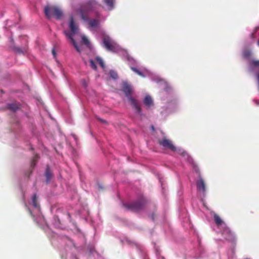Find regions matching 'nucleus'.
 Instances as JSON below:
<instances>
[{
    "label": "nucleus",
    "instance_id": "9b49d317",
    "mask_svg": "<svg viewBox=\"0 0 259 259\" xmlns=\"http://www.w3.org/2000/svg\"><path fill=\"white\" fill-rule=\"evenodd\" d=\"M222 235L224 238L227 240H231L233 237V233L231 230L228 228L225 227L222 231Z\"/></svg>",
    "mask_w": 259,
    "mask_h": 259
},
{
    "label": "nucleus",
    "instance_id": "ddd939ff",
    "mask_svg": "<svg viewBox=\"0 0 259 259\" xmlns=\"http://www.w3.org/2000/svg\"><path fill=\"white\" fill-rule=\"evenodd\" d=\"M7 108L12 111L16 112L20 108V107L18 103L14 102L12 103L8 104L7 105Z\"/></svg>",
    "mask_w": 259,
    "mask_h": 259
},
{
    "label": "nucleus",
    "instance_id": "dca6fc26",
    "mask_svg": "<svg viewBox=\"0 0 259 259\" xmlns=\"http://www.w3.org/2000/svg\"><path fill=\"white\" fill-rule=\"evenodd\" d=\"M52 172L51 171V170H50L49 167L48 166L47 168H46V173H45V176H46V181H47V183H48L49 182V181H50L52 177Z\"/></svg>",
    "mask_w": 259,
    "mask_h": 259
},
{
    "label": "nucleus",
    "instance_id": "f03ea898",
    "mask_svg": "<svg viewBox=\"0 0 259 259\" xmlns=\"http://www.w3.org/2000/svg\"><path fill=\"white\" fill-rule=\"evenodd\" d=\"M121 90L127 98L128 102L136 110V112L139 115L142 114V109L139 101L131 96L132 89L130 84L126 82H123L121 85Z\"/></svg>",
    "mask_w": 259,
    "mask_h": 259
},
{
    "label": "nucleus",
    "instance_id": "1a4fd4ad",
    "mask_svg": "<svg viewBox=\"0 0 259 259\" xmlns=\"http://www.w3.org/2000/svg\"><path fill=\"white\" fill-rule=\"evenodd\" d=\"M82 20H83L88 24L89 27L94 28L100 25V21L97 19H90L82 13Z\"/></svg>",
    "mask_w": 259,
    "mask_h": 259
},
{
    "label": "nucleus",
    "instance_id": "c85d7f7f",
    "mask_svg": "<svg viewBox=\"0 0 259 259\" xmlns=\"http://www.w3.org/2000/svg\"><path fill=\"white\" fill-rule=\"evenodd\" d=\"M52 54H53L54 57H56V52H55L54 49H53L52 50Z\"/></svg>",
    "mask_w": 259,
    "mask_h": 259
},
{
    "label": "nucleus",
    "instance_id": "c9c22d12",
    "mask_svg": "<svg viewBox=\"0 0 259 259\" xmlns=\"http://www.w3.org/2000/svg\"><path fill=\"white\" fill-rule=\"evenodd\" d=\"M83 209V210H84V208H81V210H82Z\"/></svg>",
    "mask_w": 259,
    "mask_h": 259
},
{
    "label": "nucleus",
    "instance_id": "7ed1b4c3",
    "mask_svg": "<svg viewBox=\"0 0 259 259\" xmlns=\"http://www.w3.org/2000/svg\"><path fill=\"white\" fill-rule=\"evenodd\" d=\"M147 202L145 198L142 197L135 201L131 203H123V206L128 210L133 212H138L145 207Z\"/></svg>",
    "mask_w": 259,
    "mask_h": 259
},
{
    "label": "nucleus",
    "instance_id": "412c9836",
    "mask_svg": "<svg viewBox=\"0 0 259 259\" xmlns=\"http://www.w3.org/2000/svg\"><path fill=\"white\" fill-rule=\"evenodd\" d=\"M109 74L110 77L113 79H116L118 77L117 73L113 70H110L109 72Z\"/></svg>",
    "mask_w": 259,
    "mask_h": 259
},
{
    "label": "nucleus",
    "instance_id": "f704fd0d",
    "mask_svg": "<svg viewBox=\"0 0 259 259\" xmlns=\"http://www.w3.org/2000/svg\"><path fill=\"white\" fill-rule=\"evenodd\" d=\"M87 212L88 213H89V210H87Z\"/></svg>",
    "mask_w": 259,
    "mask_h": 259
},
{
    "label": "nucleus",
    "instance_id": "a878e982",
    "mask_svg": "<svg viewBox=\"0 0 259 259\" xmlns=\"http://www.w3.org/2000/svg\"><path fill=\"white\" fill-rule=\"evenodd\" d=\"M36 199H37L36 194H33V195L32 196V203H33V205L35 207L36 206Z\"/></svg>",
    "mask_w": 259,
    "mask_h": 259
},
{
    "label": "nucleus",
    "instance_id": "cd10ccee",
    "mask_svg": "<svg viewBox=\"0 0 259 259\" xmlns=\"http://www.w3.org/2000/svg\"><path fill=\"white\" fill-rule=\"evenodd\" d=\"M97 119L98 120V121H99L100 122H101V123H102L104 124H105V125L108 124V121H107L106 120H105L104 119H103L99 117H97Z\"/></svg>",
    "mask_w": 259,
    "mask_h": 259
},
{
    "label": "nucleus",
    "instance_id": "6e6552de",
    "mask_svg": "<svg viewBox=\"0 0 259 259\" xmlns=\"http://www.w3.org/2000/svg\"><path fill=\"white\" fill-rule=\"evenodd\" d=\"M194 169L196 172H197L198 175L199 180L196 182V186L197 189L199 191H201L204 193L206 191L205 184L201 176L200 169L197 166H195L194 167Z\"/></svg>",
    "mask_w": 259,
    "mask_h": 259
},
{
    "label": "nucleus",
    "instance_id": "6ab92c4d",
    "mask_svg": "<svg viewBox=\"0 0 259 259\" xmlns=\"http://www.w3.org/2000/svg\"><path fill=\"white\" fill-rule=\"evenodd\" d=\"M131 69L136 73L138 74L139 75L144 77L145 75H144L143 73L141 72L140 70L136 68V67H131Z\"/></svg>",
    "mask_w": 259,
    "mask_h": 259
},
{
    "label": "nucleus",
    "instance_id": "393cba45",
    "mask_svg": "<svg viewBox=\"0 0 259 259\" xmlns=\"http://www.w3.org/2000/svg\"><path fill=\"white\" fill-rule=\"evenodd\" d=\"M15 51L18 52L19 54H24L26 52V50H23L19 47L15 48Z\"/></svg>",
    "mask_w": 259,
    "mask_h": 259
},
{
    "label": "nucleus",
    "instance_id": "f3484780",
    "mask_svg": "<svg viewBox=\"0 0 259 259\" xmlns=\"http://www.w3.org/2000/svg\"><path fill=\"white\" fill-rule=\"evenodd\" d=\"M214 221L218 226L221 225L223 223V221L221 218L217 214H214L213 216Z\"/></svg>",
    "mask_w": 259,
    "mask_h": 259
},
{
    "label": "nucleus",
    "instance_id": "423d86ee",
    "mask_svg": "<svg viewBox=\"0 0 259 259\" xmlns=\"http://www.w3.org/2000/svg\"><path fill=\"white\" fill-rule=\"evenodd\" d=\"M103 47L108 51L115 52L118 49V45L108 35L102 37Z\"/></svg>",
    "mask_w": 259,
    "mask_h": 259
},
{
    "label": "nucleus",
    "instance_id": "f8f14e48",
    "mask_svg": "<svg viewBox=\"0 0 259 259\" xmlns=\"http://www.w3.org/2000/svg\"><path fill=\"white\" fill-rule=\"evenodd\" d=\"M95 252H96V250L94 244L93 243H90L87 247L85 253L88 255H91Z\"/></svg>",
    "mask_w": 259,
    "mask_h": 259
},
{
    "label": "nucleus",
    "instance_id": "aec40b11",
    "mask_svg": "<svg viewBox=\"0 0 259 259\" xmlns=\"http://www.w3.org/2000/svg\"><path fill=\"white\" fill-rule=\"evenodd\" d=\"M251 55V52L248 50H245L243 52V56L245 58H249Z\"/></svg>",
    "mask_w": 259,
    "mask_h": 259
},
{
    "label": "nucleus",
    "instance_id": "c756f323",
    "mask_svg": "<svg viewBox=\"0 0 259 259\" xmlns=\"http://www.w3.org/2000/svg\"><path fill=\"white\" fill-rule=\"evenodd\" d=\"M29 211L30 214H31V215L32 216V217H34V215L32 214V211L29 209Z\"/></svg>",
    "mask_w": 259,
    "mask_h": 259
},
{
    "label": "nucleus",
    "instance_id": "20e7f679",
    "mask_svg": "<svg viewBox=\"0 0 259 259\" xmlns=\"http://www.w3.org/2000/svg\"><path fill=\"white\" fill-rule=\"evenodd\" d=\"M44 12L46 17L50 19L55 17L58 20L61 19L63 16L62 11L58 7L47 6L44 8Z\"/></svg>",
    "mask_w": 259,
    "mask_h": 259
},
{
    "label": "nucleus",
    "instance_id": "bb28decb",
    "mask_svg": "<svg viewBox=\"0 0 259 259\" xmlns=\"http://www.w3.org/2000/svg\"><path fill=\"white\" fill-rule=\"evenodd\" d=\"M90 66L92 67V68H93L94 70H96L97 69V66L95 62L92 60H90Z\"/></svg>",
    "mask_w": 259,
    "mask_h": 259
},
{
    "label": "nucleus",
    "instance_id": "b1692460",
    "mask_svg": "<svg viewBox=\"0 0 259 259\" xmlns=\"http://www.w3.org/2000/svg\"><path fill=\"white\" fill-rule=\"evenodd\" d=\"M259 29L258 27H256L254 31L250 34L251 38L254 39L255 38V34L256 31Z\"/></svg>",
    "mask_w": 259,
    "mask_h": 259
},
{
    "label": "nucleus",
    "instance_id": "5701e85b",
    "mask_svg": "<svg viewBox=\"0 0 259 259\" xmlns=\"http://www.w3.org/2000/svg\"><path fill=\"white\" fill-rule=\"evenodd\" d=\"M96 59L97 61L98 62V63L99 64V65L102 68H104L105 65H104V63L103 60L99 57H97Z\"/></svg>",
    "mask_w": 259,
    "mask_h": 259
},
{
    "label": "nucleus",
    "instance_id": "f257e3e1",
    "mask_svg": "<svg viewBox=\"0 0 259 259\" xmlns=\"http://www.w3.org/2000/svg\"><path fill=\"white\" fill-rule=\"evenodd\" d=\"M68 27L69 30H64V34L67 40L73 46L76 51L80 53L81 40L80 38L81 35L79 32V26L72 16H70L69 17Z\"/></svg>",
    "mask_w": 259,
    "mask_h": 259
},
{
    "label": "nucleus",
    "instance_id": "4468645a",
    "mask_svg": "<svg viewBox=\"0 0 259 259\" xmlns=\"http://www.w3.org/2000/svg\"><path fill=\"white\" fill-rule=\"evenodd\" d=\"M143 103L145 104V105L148 107H149L150 106L153 105V100L151 97L149 95L146 96L144 98L143 100Z\"/></svg>",
    "mask_w": 259,
    "mask_h": 259
},
{
    "label": "nucleus",
    "instance_id": "72a5a7b5",
    "mask_svg": "<svg viewBox=\"0 0 259 259\" xmlns=\"http://www.w3.org/2000/svg\"><path fill=\"white\" fill-rule=\"evenodd\" d=\"M78 12H79H79H81V10H80V9H78Z\"/></svg>",
    "mask_w": 259,
    "mask_h": 259
},
{
    "label": "nucleus",
    "instance_id": "0eeeda50",
    "mask_svg": "<svg viewBox=\"0 0 259 259\" xmlns=\"http://www.w3.org/2000/svg\"><path fill=\"white\" fill-rule=\"evenodd\" d=\"M101 5L95 0H89L82 6V13H89L90 12L95 11Z\"/></svg>",
    "mask_w": 259,
    "mask_h": 259
},
{
    "label": "nucleus",
    "instance_id": "a211bd4d",
    "mask_svg": "<svg viewBox=\"0 0 259 259\" xmlns=\"http://www.w3.org/2000/svg\"><path fill=\"white\" fill-rule=\"evenodd\" d=\"M115 0H104L105 3L111 9H113L114 7V3Z\"/></svg>",
    "mask_w": 259,
    "mask_h": 259
},
{
    "label": "nucleus",
    "instance_id": "2eb2a0df",
    "mask_svg": "<svg viewBox=\"0 0 259 259\" xmlns=\"http://www.w3.org/2000/svg\"><path fill=\"white\" fill-rule=\"evenodd\" d=\"M82 45H85L90 50L92 49V45L89 39L85 35H82Z\"/></svg>",
    "mask_w": 259,
    "mask_h": 259
},
{
    "label": "nucleus",
    "instance_id": "7c9ffc66",
    "mask_svg": "<svg viewBox=\"0 0 259 259\" xmlns=\"http://www.w3.org/2000/svg\"><path fill=\"white\" fill-rule=\"evenodd\" d=\"M152 219L153 220H154V215H153V214H152Z\"/></svg>",
    "mask_w": 259,
    "mask_h": 259
},
{
    "label": "nucleus",
    "instance_id": "2f4dec72",
    "mask_svg": "<svg viewBox=\"0 0 259 259\" xmlns=\"http://www.w3.org/2000/svg\"><path fill=\"white\" fill-rule=\"evenodd\" d=\"M257 44L258 46L259 47V39L257 41Z\"/></svg>",
    "mask_w": 259,
    "mask_h": 259
},
{
    "label": "nucleus",
    "instance_id": "9d476101",
    "mask_svg": "<svg viewBox=\"0 0 259 259\" xmlns=\"http://www.w3.org/2000/svg\"><path fill=\"white\" fill-rule=\"evenodd\" d=\"M177 151L189 163H193V158L189 155V154L186 151L182 149H177Z\"/></svg>",
    "mask_w": 259,
    "mask_h": 259
},
{
    "label": "nucleus",
    "instance_id": "473e14b6",
    "mask_svg": "<svg viewBox=\"0 0 259 259\" xmlns=\"http://www.w3.org/2000/svg\"><path fill=\"white\" fill-rule=\"evenodd\" d=\"M72 259H79V258H77L76 257H73Z\"/></svg>",
    "mask_w": 259,
    "mask_h": 259
},
{
    "label": "nucleus",
    "instance_id": "e433bc0d",
    "mask_svg": "<svg viewBox=\"0 0 259 259\" xmlns=\"http://www.w3.org/2000/svg\"><path fill=\"white\" fill-rule=\"evenodd\" d=\"M83 209V210H84V208H81V210H82Z\"/></svg>",
    "mask_w": 259,
    "mask_h": 259
},
{
    "label": "nucleus",
    "instance_id": "4be33fe9",
    "mask_svg": "<svg viewBox=\"0 0 259 259\" xmlns=\"http://www.w3.org/2000/svg\"><path fill=\"white\" fill-rule=\"evenodd\" d=\"M38 159V156L37 155H35L33 156V157L32 159V161H31V166L32 167H34V166L35 165L36 161H37Z\"/></svg>",
    "mask_w": 259,
    "mask_h": 259
},
{
    "label": "nucleus",
    "instance_id": "39448f33",
    "mask_svg": "<svg viewBox=\"0 0 259 259\" xmlns=\"http://www.w3.org/2000/svg\"><path fill=\"white\" fill-rule=\"evenodd\" d=\"M157 143L163 149L169 150L173 152L177 151V147L174 145L172 141L168 139L166 136H163L157 139Z\"/></svg>",
    "mask_w": 259,
    "mask_h": 259
}]
</instances>
